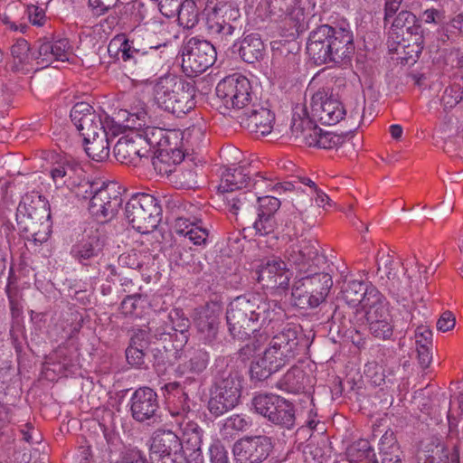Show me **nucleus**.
Instances as JSON below:
<instances>
[{"instance_id": "50", "label": "nucleus", "mask_w": 463, "mask_h": 463, "mask_svg": "<svg viewBox=\"0 0 463 463\" xmlns=\"http://www.w3.org/2000/svg\"><path fill=\"white\" fill-rule=\"evenodd\" d=\"M179 25L186 29L194 28L199 22V10L194 0H183L176 15Z\"/></svg>"}, {"instance_id": "29", "label": "nucleus", "mask_w": 463, "mask_h": 463, "mask_svg": "<svg viewBox=\"0 0 463 463\" xmlns=\"http://www.w3.org/2000/svg\"><path fill=\"white\" fill-rule=\"evenodd\" d=\"M250 164H242L238 167H225L222 173L221 181L217 187L219 193L238 192L250 186Z\"/></svg>"}, {"instance_id": "23", "label": "nucleus", "mask_w": 463, "mask_h": 463, "mask_svg": "<svg viewBox=\"0 0 463 463\" xmlns=\"http://www.w3.org/2000/svg\"><path fill=\"white\" fill-rule=\"evenodd\" d=\"M114 146L116 159L126 165H137L143 159L151 157V150L142 147L143 138L136 132L122 133Z\"/></svg>"}, {"instance_id": "63", "label": "nucleus", "mask_w": 463, "mask_h": 463, "mask_svg": "<svg viewBox=\"0 0 463 463\" xmlns=\"http://www.w3.org/2000/svg\"><path fill=\"white\" fill-rule=\"evenodd\" d=\"M252 227L256 234L265 236L274 232L276 221L274 216L258 214V218L253 222Z\"/></svg>"}, {"instance_id": "2", "label": "nucleus", "mask_w": 463, "mask_h": 463, "mask_svg": "<svg viewBox=\"0 0 463 463\" xmlns=\"http://www.w3.org/2000/svg\"><path fill=\"white\" fill-rule=\"evenodd\" d=\"M109 129L113 136H119L122 133L136 132L149 146L147 149L151 150V157L155 168H157L155 157L164 156V150L169 146H178L186 143L192 145L203 142L204 139V128L199 126H192L185 130L181 131L177 128H166L163 126L146 125L144 118H125L122 124L112 123Z\"/></svg>"}, {"instance_id": "16", "label": "nucleus", "mask_w": 463, "mask_h": 463, "mask_svg": "<svg viewBox=\"0 0 463 463\" xmlns=\"http://www.w3.org/2000/svg\"><path fill=\"white\" fill-rule=\"evenodd\" d=\"M216 95L227 109H244L251 101V85L242 74L234 73L221 80L215 89Z\"/></svg>"}, {"instance_id": "43", "label": "nucleus", "mask_w": 463, "mask_h": 463, "mask_svg": "<svg viewBox=\"0 0 463 463\" xmlns=\"http://www.w3.org/2000/svg\"><path fill=\"white\" fill-rule=\"evenodd\" d=\"M210 362V354L203 348L193 347L187 350L185 361L179 365L178 369L183 368L193 374H201L205 371Z\"/></svg>"}, {"instance_id": "47", "label": "nucleus", "mask_w": 463, "mask_h": 463, "mask_svg": "<svg viewBox=\"0 0 463 463\" xmlns=\"http://www.w3.org/2000/svg\"><path fill=\"white\" fill-rule=\"evenodd\" d=\"M183 348L167 347L166 345L156 346L151 348L150 352L153 357V366L160 372L166 367L174 364L175 361L180 357V351Z\"/></svg>"}, {"instance_id": "4", "label": "nucleus", "mask_w": 463, "mask_h": 463, "mask_svg": "<svg viewBox=\"0 0 463 463\" xmlns=\"http://www.w3.org/2000/svg\"><path fill=\"white\" fill-rule=\"evenodd\" d=\"M185 86L187 90L191 88L189 83L173 74L165 75L154 86V99L150 106L140 97L135 96L125 111L128 116L156 114L157 109L176 116L187 114L195 107V101L192 94L177 92L180 89L184 90Z\"/></svg>"}, {"instance_id": "33", "label": "nucleus", "mask_w": 463, "mask_h": 463, "mask_svg": "<svg viewBox=\"0 0 463 463\" xmlns=\"http://www.w3.org/2000/svg\"><path fill=\"white\" fill-rule=\"evenodd\" d=\"M71 122L79 131L80 135L83 137V141L90 142L92 137H98L100 132L106 133L112 131L109 129L112 123L122 124V121H116L115 118H72Z\"/></svg>"}, {"instance_id": "12", "label": "nucleus", "mask_w": 463, "mask_h": 463, "mask_svg": "<svg viewBox=\"0 0 463 463\" xmlns=\"http://www.w3.org/2000/svg\"><path fill=\"white\" fill-rule=\"evenodd\" d=\"M294 129H300L301 138L308 146L332 149L345 143L346 137L356 131L354 125L349 129L326 130L317 125L315 118H298Z\"/></svg>"}, {"instance_id": "14", "label": "nucleus", "mask_w": 463, "mask_h": 463, "mask_svg": "<svg viewBox=\"0 0 463 463\" xmlns=\"http://www.w3.org/2000/svg\"><path fill=\"white\" fill-rule=\"evenodd\" d=\"M132 419L147 426H154L162 421V413L158 395L147 386L137 388L128 402Z\"/></svg>"}, {"instance_id": "45", "label": "nucleus", "mask_w": 463, "mask_h": 463, "mask_svg": "<svg viewBox=\"0 0 463 463\" xmlns=\"http://www.w3.org/2000/svg\"><path fill=\"white\" fill-rule=\"evenodd\" d=\"M424 37L419 41L412 39H405L403 43H399L396 49L398 54L397 60L402 65H412L416 62L420 54L423 50Z\"/></svg>"}, {"instance_id": "36", "label": "nucleus", "mask_w": 463, "mask_h": 463, "mask_svg": "<svg viewBox=\"0 0 463 463\" xmlns=\"http://www.w3.org/2000/svg\"><path fill=\"white\" fill-rule=\"evenodd\" d=\"M232 52L238 53L247 63H255L264 53V43L258 33L246 35L240 43H234Z\"/></svg>"}, {"instance_id": "11", "label": "nucleus", "mask_w": 463, "mask_h": 463, "mask_svg": "<svg viewBox=\"0 0 463 463\" xmlns=\"http://www.w3.org/2000/svg\"><path fill=\"white\" fill-rule=\"evenodd\" d=\"M255 411L269 422L287 430L296 426L295 405L290 401L271 392L259 393L252 399Z\"/></svg>"}, {"instance_id": "24", "label": "nucleus", "mask_w": 463, "mask_h": 463, "mask_svg": "<svg viewBox=\"0 0 463 463\" xmlns=\"http://www.w3.org/2000/svg\"><path fill=\"white\" fill-rule=\"evenodd\" d=\"M334 25L322 24L312 30L307 43V52L317 65L330 62Z\"/></svg>"}, {"instance_id": "18", "label": "nucleus", "mask_w": 463, "mask_h": 463, "mask_svg": "<svg viewBox=\"0 0 463 463\" xmlns=\"http://www.w3.org/2000/svg\"><path fill=\"white\" fill-rule=\"evenodd\" d=\"M272 449V439L266 435L244 436L232 446L236 463H262L269 458Z\"/></svg>"}, {"instance_id": "31", "label": "nucleus", "mask_w": 463, "mask_h": 463, "mask_svg": "<svg viewBox=\"0 0 463 463\" xmlns=\"http://www.w3.org/2000/svg\"><path fill=\"white\" fill-rule=\"evenodd\" d=\"M391 30L397 37L405 39L420 40L423 37V29L420 21L410 11H401L390 23Z\"/></svg>"}, {"instance_id": "58", "label": "nucleus", "mask_w": 463, "mask_h": 463, "mask_svg": "<svg viewBox=\"0 0 463 463\" xmlns=\"http://www.w3.org/2000/svg\"><path fill=\"white\" fill-rule=\"evenodd\" d=\"M178 264L186 268L193 274H199L204 269L202 257L194 255L191 250H186L179 252Z\"/></svg>"}, {"instance_id": "7", "label": "nucleus", "mask_w": 463, "mask_h": 463, "mask_svg": "<svg viewBox=\"0 0 463 463\" xmlns=\"http://www.w3.org/2000/svg\"><path fill=\"white\" fill-rule=\"evenodd\" d=\"M333 286L328 273L301 269L292 288L295 305L300 308H315L326 300Z\"/></svg>"}, {"instance_id": "52", "label": "nucleus", "mask_w": 463, "mask_h": 463, "mask_svg": "<svg viewBox=\"0 0 463 463\" xmlns=\"http://www.w3.org/2000/svg\"><path fill=\"white\" fill-rule=\"evenodd\" d=\"M298 64L297 54L289 51L278 50L273 53L271 66L279 74L286 75L293 72Z\"/></svg>"}, {"instance_id": "6", "label": "nucleus", "mask_w": 463, "mask_h": 463, "mask_svg": "<svg viewBox=\"0 0 463 463\" xmlns=\"http://www.w3.org/2000/svg\"><path fill=\"white\" fill-rule=\"evenodd\" d=\"M242 380L241 373L233 367L226 366L217 373L208 402L211 414L215 417L222 416L239 404Z\"/></svg>"}, {"instance_id": "64", "label": "nucleus", "mask_w": 463, "mask_h": 463, "mask_svg": "<svg viewBox=\"0 0 463 463\" xmlns=\"http://www.w3.org/2000/svg\"><path fill=\"white\" fill-rule=\"evenodd\" d=\"M377 271H383L389 280H393L396 278V273L393 272L395 261L393 256L389 252L385 254L384 252L379 251L377 257Z\"/></svg>"}, {"instance_id": "9", "label": "nucleus", "mask_w": 463, "mask_h": 463, "mask_svg": "<svg viewBox=\"0 0 463 463\" xmlns=\"http://www.w3.org/2000/svg\"><path fill=\"white\" fill-rule=\"evenodd\" d=\"M205 26L209 34L220 41H230L242 30L241 14L233 0H217L210 9L206 8Z\"/></svg>"}, {"instance_id": "46", "label": "nucleus", "mask_w": 463, "mask_h": 463, "mask_svg": "<svg viewBox=\"0 0 463 463\" xmlns=\"http://www.w3.org/2000/svg\"><path fill=\"white\" fill-rule=\"evenodd\" d=\"M78 170H80V167L77 163L64 159L52 166L50 175L57 187L70 185V180Z\"/></svg>"}, {"instance_id": "42", "label": "nucleus", "mask_w": 463, "mask_h": 463, "mask_svg": "<svg viewBox=\"0 0 463 463\" xmlns=\"http://www.w3.org/2000/svg\"><path fill=\"white\" fill-rule=\"evenodd\" d=\"M223 200L230 213L238 215L240 213H245L256 200V194L248 189L242 192L222 193Z\"/></svg>"}, {"instance_id": "57", "label": "nucleus", "mask_w": 463, "mask_h": 463, "mask_svg": "<svg viewBox=\"0 0 463 463\" xmlns=\"http://www.w3.org/2000/svg\"><path fill=\"white\" fill-rule=\"evenodd\" d=\"M271 135L273 137H278L284 133H288V130L295 135L296 138L301 137L300 129H294L295 128H293L295 127L293 123H297L298 118H271Z\"/></svg>"}, {"instance_id": "34", "label": "nucleus", "mask_w": 463, "mask_h": 463, "mask_svg": "<svg viewBox=\"0 0 463 463\" xmlns=\"http://www.w3.org/2000/svg\"><path fill=\"white\" fill-rule=\"evenodd\" d=\"M104 239L96 232L87 239L73 245L71 250V256L83 265H88L91 259L98 257L103 250Z\"/></svg>"}, {"instance_id": "8", "label": "nucleus", "mask_w": 463, "mask_h": 463, "mask_svg": "<svg viewBox=\"0 0 463 463\" xmlns=\"http://www.w3.org/2000/svg\"><path fill=\"white\" fill-rule=\"evenodd\" d=\"M162 211L160 199L150 194L137 193L127 202L125 216L133 229L149 233L161 222Z\"/></svg>"}, {"instance_id": "40", "label": "nucleus", "mask_w": 463, "mask_h": 463, "mask_svg": "<svg viewBox=\"0 0 463 463\" xmlns=\"http://www.w3.org/2000/svg\"><path fill=\"white\" fill-rule=\"evenodd\" d=\"M47 203L36 193L24 194L16 209V220L47 213Z\"/></svg>"}, {"instance_id": "19", "label": "nucleus", "mask_w": 463, "mask_h": 463, "mask_svg": "<svg viewBox=\"0 0 463 463\" xmlns=\"http://www.w3.org/2000/svg\"><path fill=\"white\" fill-rule=\"evenodd\" d=\"M290 236V244L285 251L287 260L301 269H310V262H314L318 257V242L312 239L303 237L294 223L293 227L288 230Z\"/></svg>"}, {"instance_id": "59", "label": "nucleus", "mask_w": 463, "mask_h": 463, "mask_svg": "<svg viewBox=\"0 0 463 463\" xmlns=\"http://www.w3.org/2000/svg\"><path fill=\"white\" fill-rule=\"evenodd\" d=\"M102 183L100 181L82 180L76 185L74 194L79 199L89 200L91 203L93 195H96L102 187Z\"/></svg>"}, {"instance_id": "13", "label": "nucleus", "mask_w": 463, "mask_h": 463, "mask_svg": "<svg viewBox=\"0 0 463 463\" xmlns=\"http://www.w3.org/2000/svg\"><path fill=\"white\" fill-rule=\"evenodd\" d=\"M217 58L215 47L207 40L192 37L182 47V69L194 77L212 67Z\"/></svg>"}, {"instance_id": "53", "label": "nucleus", "mask_w": 463, "mask_h": 463, "mask_svg": "<svg viewBox=\"0 0 463 463\" xmlns=\"http://www.w3.org/2000/svg\"><path fill=\"white\" fill-rule=\"evenodd\" d=\"M241 128L248 130L250 133L267 136L272 132L271 118H237Z\"/></svg>"}, {"instance_id": "38", "label": "nucleus", "mask_w": 463, "mask_h": 463, "mask_svg": "<svg viewBox=\"0 0 463 463\" xmlns=\"http://www.w3.org/2000/svg\"><path fill=\"white\" fill-rule=\"evenodd\" d=\"M382 463H405V453L402 450L392 430H386L379 443Z\"/></svg>"}, {"instance_id": "37", "label": "nucleus", "mask_w": 463, "mask_h": 463, "mask_svg": "<svg viewBox=\"0 0 463 463\" xmlns=\"http://www.w3.org/2000/svg\"><path fill=\"white\" fill-rule=\"evenodd\" d=\"M292 206L295 210L291 213L293 218L286 220L285 222V226L288 230L291 229L294 223H296V225L298 224L297 219H299L304 224H307V226L313 225L312 217L309 214L314 208L311 195L304 192H298L296 196L292 199Z\"/></svg>"}, {"instance_id": "48", "label": "nucleus", "mask_w": 463, "mask_h": 463, "mask_svg": "<svg viewBox=\"0 0 463 463\" xmlns=\"http://www.w3.org/2000/svg\"><path fill=\"white\" fill-rule=\"evenodd\" d=\"M11 54L19 64L32 65L33 61L36 62L37 42L31 47L26 40L23 38L17 39L11 47Z\"/></svg>"}, {"instance_id": "51", "label": "nucleus", "mask_w": 463, "mask_h": 463, "mask_svg": "<svg viewBox=\"0 0 463 463\" xmlns=\"http://www.w3.org/2000/svg\"><path fill=\"white\" fill-rule=\"evenodd\" d=\"M202 142L192 145V143H186L185 140L183 141V144L178 146H169L164 153L165 156H169L172 159L175 165H183V163L190 158L194 159L198 156V154L194 152V147H198Z\"/></svg>"}, {"instance_id": "60", "label": "nucleus", "mask_w": 463, "mask_h": 463, "mask_svg": "<svg viewBox=\"0 0 463 463\" xmlns=\"http://www.w3.org/2000/svg\"><path fill=\"white\" fill-rule=\"evenodd\" d=\"M152 343L155 341L148 328H136L132 331L128 345L137 346L146 351Z\"/></svg>"}, {"instance_id": "32", "label": "nucleus", "mask_w": 463, "mask_h": 463, "mask_svg": "<svg viewBox=\"0 0 463 463\" xmlns=\"http://www.w3.org/2000/svg\"><path fill=\"white\" fill-rule=\"evenodd\" d=\"M373 290L379 291L373 286H368L361 280H349L345 281L341 288L342 298L346 304L352 307H356L359 304L363 305L365 309L371 305V296Z\"/></svg>"}, {"instance_id": "28", "label": "nucleus", "mask_w": 463, "mask_h": 463, "mask_svg": "<svg viewBox=\"0 0 463 463\" xmlns=\"http://www.w3.org/2000/svg\"><path fill=\"white\" fill-rule=\"evenodd\" d=\"M51 213L37 215V217H25L16 220L20 233L24 239L34 242L46 241L51 234Z\"/></svg>"}, {"instance_id": "3", "label": "nucleus", "mask_w": 463, "mask_h": 463, "mask_svg": "<svg viewBox=\"0 0 463 463\" xmlns=\"http://www.w3.org/2000/svg\"><path fill=\"white\" fill-rule=\"evenodd\" d=\"M275 303L260 295L248 293L233 298L226 310L229 335L237 340H246L251 334L271 322Z\"/></svg>"}, {"instance_id": "35", "label": "nucleus", "mask_w": 463, "mask_h": 463, "mask_svg": "<svg viewBox=\"0 0 463 463\" xmlns=\"http://www.w3.org/2000/svg\"><path fill=\"white\" fill-rule=\"evenodd\" d=\"M219 325L218 314L209 307L199 310L194 318V326L199 338L205 344H211L216 339Z\"/></svg>"}, {"instance_id": "20", "label": "nucleus", "mask_w": 463, "mask_h": 463, "mask_svg": "<svg viewBox=\"0 0 463 463\" xmlns=\"http://www.w3.org/2000/svg\"><path fill=\"white\" fill-rule=\"evenodd\" d=\"M182 449L183 442L173 430L157 429L151 437L150 463H175L173 456Z\"/></svg>"}, {"instance_id": "62", "label": "nucleus", "mask_w": 463, "mask_h": 463, "mask_svg": "<svg viewBox=\"0 0 463 463\" xmlns=\"http://www.w3.org/2000/svg\"><path fill=\"white\" fill-rule=\"evenodd\" d=\"M463 29V14H458L448 23L440 32V39L453 40Z\"/></svg>"}, {"instance_id": "41", "label": "nucleus", "mask_w": 463, "mask_h": 463, "mask_svg": "<svg viewBox=\"0 0 463 463\" xmlns=\"http://www.w3.org/2000/svg\"><path fill=\"white\" fill-rule=\"evenodd\" d=\"M309 382L308 375L299 367H291L278 383V386L290 393L306 392Z\"/></svg>"}, {"instance_id": "61", "label": "nucleus", "mask_w": 463, "mask_h": 463, "mask_svg": "<svg viewBox=\"0 0 463 463\" xmlns=\"http://www.w3.org/2000/svg\"><path fill=\"white\" fill-rule=\"evenodd\" d=\"M255 202L259 204L258 214L274 216L280 207V201L271 195L257 196Z\"/></svg>"}, {"instance_id": "5", "label": "nucleus", "mask_w": 463, "mask_h": 463, "mask_svg": "<svg viewBox=\"0 0 463 463\" xmlns=\"http://www.w3.org/2000/svg\"><path fill=\"white\" fill-rule=\"evenodd\" d=\"M119 43L117 52L121 54V60L128 66L144 74L155 73L164 66L173 54L167 43L145 45L140 40L127 38L124 34L117 35L109 45L111 47Z\"/></svg>"}, {"instance_id": "15", "label": "nucleus", "mask_w": 463, "mask_h": 463, "mask_svg": "<svg viewBox=\"0 0 463 463\" xmlns=\"http://www.w3.org/2000/svg\"><path fill=\"white\" fill-rule=\"evenodd\" d=\"M371 305L365 308L370 334L380 340H391L394 332L389 303L380 291L373 290Z\"/></svg>"}, {"instance_id": "39", "label": "nucleus", "mask_w": 463, "mask_h": 463, "mask_svg": "<svg viewBox=\"0 0 463 463\" xmlns=\"http://www.w3.org/2000/svg\"><path fill=\"white\" fill-rule=\"evenodd\" d=\"M311 116H344L345 110L342 103L332 97H327L324 92H317L311 99Z\"/></svg>"}, {"instance_id": "26", "label": "nucleus", "mask_w": 463, "mask_h": 463, "mask_svg": "<svg viewBox=\"0 0 463 463\" xmlns=\"http://www.w3.org/2000/svg\"><path fill=\"white\" fill-rule=\"evenodd\" d=\"M184 439L181 452L187 463H203L202 443L203 430L194 420H188L183 428Z\"/></svg>"}, {"instance_id": "30", "label": "nucleus", "mask_w": 463, "mask_h": 463, "mask_svg": "<svg viewBox=\"0 0 463 463\" xmlns=\"http://www.w3.org/2000/svg\"><path fill=\"white\" fill-rule=\"evenodd\" d=\"M419 459L426 463H459L460 453L458 445L453 446L449 453L448 448L438 438H431L427 442L419 456Z\"/></svg>"}, {"instance_id": "27", "label": "nucleus", "mask_w": 463, "mask_h": 463, "mask_svg": "<svg viewBox=\"0 0 463 463\" xmlns=\"http://www.w3.org/2000/svg\"><path fill=\"white\" fill-rule=\"evenodd\" d=\"M439 131L442 134L444 151L452 156L463 155V118H444Z\"/></svg>"}, {"instance_id": "44", "label": "nucleus", "mask_w": 463, "mask_h": 463, "mask_svg": "<svg viewBox=\"0 0 463 463\" xmlns=\"http://www.w3.org/2000/svg\"><path fill=\"white\" fill-rule=\"evenodd\" d=\"M109 135L110 132H100L98 137H92L90 142L83 141L87 156L96 162H103L109 156Z\"/></svg>"}, {"instance_id": "49", "label": "nucleus", "mask_w": 463, "mask_h": 463, "mask_svg": "<svg viewBox=\"0 0 463 463\" xmlns=\"http://www.w3.org/2000/svg\"><path fill=\"white\" fill-rule=\"evenodd\" d=\"M346 457L350 463H360L375 458V452L367 439H359L353 442L346 449Z\"/></svg>"}, {"instance_id": "55", "label": "nucleus", "mask_w": 463, "mask_h": 463, "mask_svg": "<svg viewBox=\"0 0 463 463\" xmlns=\"http://www.w3.org/2000/svg\"><path fill=\"white\" fill-rule=\"evenodd\" d=\"M55 61H58V59H56V52L52 41L46 39L37 41L36 65L38 68H46Z\"/></svg>"}, {"instance_id": "21", "label": "nucleus", "mask_w": 463, "mask_h": 463, "mask_svg": "<svg viewBox=\"0 0 463 463\" xmlns=\"http://www.w3.org/2000/svg\"><path fill=\"white\" fill-rule=\"evenodd\" d=\"M255 275L262 288L285 290L288 288L292 272L282 260L272 259L260 265Z\"/></svg>"}, {"instance_id": "54", "label": "nucleus", "mask_w": 463, "mask_h": 463, "mask_svg": "<svg viewBox=\"0 0 463 463\" xmlns=\"http://www.w3.org/2000/svg\"><path fill=\"white\" fill-rule=\"evenodd\" d=\"M5 293L9 302V308L13 319H19L24 307V298L23 290L10 281L5 287Z\"/></svg>"}, {"instance_id": "10", "label": "nucleus", "mask_w": 463, "mask_h": 463, "mask_svg": "<svg viewBox=\"0 0 463 463\" xmlns=\"http://www.w3.org/2000/svg\"><path fill=\"white\" fill-rule=\"evenodd\" d=\"M189 318L180 308L172 309L165 317L153 319L148 326L154 341L170 342L173 347L183 348L190 337Z\"/></svg>"}, {"instance_id": "22", "label": "nucleus", "mask_w": 463, "mask_h": 463, "mask_svg": "<svg viewBox=\"0 0 463 463\" xmlns=\"http://www.w3.org/2000/svg\"><path fill=\"white\" fill-rule=\"evenodd\" d=\"M333 45L331 47L330 62L339 65L351 64L355 52L354 33L350 25L345 23L334 24Z\"/></svg>"}, {"instance_id": "1", "label": "nucleus", "mask_w": 463, "mask_h": 463, "mask_svg": "<svg viewBox=\"0 0 463 463\" xmlns=\"http://www.w3.org/2000/svg\"><path fill=\"white\" fill-rule=\"evenodd\" d=\"M307 339L298 325L286 324L274 334L261 356L250 364V380L263 382L305 350Z\"/></svg>"}, {"instance_id": "17", "label": "nucleus", "mask_w": 463, "mask_h": 463, "mask_svg": "<svg viewBox=\"0 0 463 463\" xmlns=\"http://www.w3.org/2000/svg\"><path fill=\"white\" fill-rule=\"evenodd\" d=\"M123 203L120 187L117 183H102V187L89 203V212L99 222L112 220Z\"/></svg>"}, {"instance_id": "25", "label": "nucleus", "mask_w": 463, "mask_h": 463, "mask_svg": "<svg viewBox=\"0 0 463 463\" xmlns=\"http://www.w3.org/2000/svg\"><path fill=\"white\" fill-rule=\"evenodd\" d=\"M204 161L203 157L197 156L194 159H186L183 165L174 170H165L171 176V181L178 188L194 189L198 186V176L202 174Z\"/></svg>"}, {"instance_id": "56", "label": "nucleus", "mask_w": 463, "mask_h": 463, "mask_svg": "<svg viewBox=\"0 0 463 463\" xmlns=\"http://www.w3.org/2000/svg\"><path fill=\"white\" fill-rule=\"evenodd\" d=\"M317 2L318 0H297V6L294 7L289 14L295 17L298 30L304 29L307 16H313L315 14Z\"/></svg>"}]
</instances>
